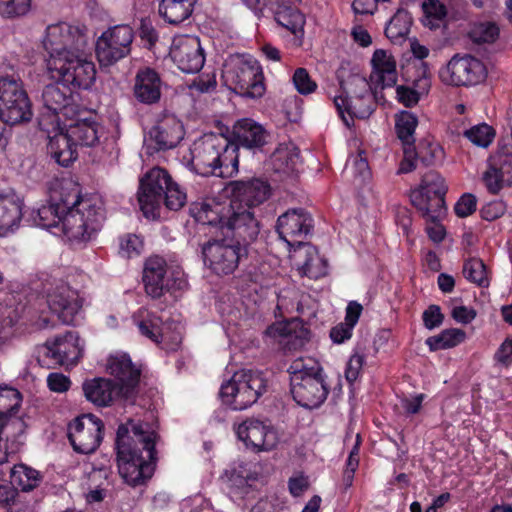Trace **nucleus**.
Masks as SVG:
<instances>
[{
  "mask_svg": "<svg viewBox=\"0 0 512 512\" xmlns=\"http://www.w3.org/2000/svg\"><path fill=\"white\" fill-rule=\"evenodd\" d=\"M158 435L147 424L128 419L119 425L116 451L119 475L132 487L141 486L150 479L156 464L155 444Z\"/></svg>",
  "mask_w": 512,
  "mask_h": 512,
  "instance_id": "f257e3e1",
  "label": "nucleus"
},
{
  "mask_svg": "<svg viewBox=\"0 0 512 512\" xmlns=\"http://www.w3.org/2000/svg\"><path fill=\"white\" fill-rule=\"evenodd\" d=\"M447 187L441 175L435 171L427 172L418 188L410 193L412 205L421 212L427 222L426 231L429 238L440 243L445 237V229L439 221L446 214L445 195Z\"/></svg>",
  "mask_w": 512,
  "mask_h": 512,
  "instance_id": "f03ea898",
  "label": "nucleus"
},
{
  "mask_svg": "<svg viewBox=\"0 0 512 512\" xmlns=\"http://www.w3.org/2000/svg\"><path fill=\"white\" fill-rule=\"evenodd\" d=\"M69 208L62 220V231L71 242L89 241L101 228L104 220L102 206L97 199L83 198L78 190L69 194Z\"/></svg>",
  "mask_w": 512,
  "mask_h": 512,
  "instance_id": "7ed1b4c3",
  "label": "nucleus"
},
{
  "mask_svg": "<svg viewBox=\"0 0 512 512\" xmlns=\"http://www.w3.org/2000/svg\"><path fill=\"white\" fill-rule=\"evenodd\" d=\"M222 78L231 90L241 96L260 98L265 93L262 68L251 55H229L223 64Z\"/></svg>",
  "mask_w": 512,
  "mask_h": 512,
  "instance_id": "20e7f679",
  "label": "nucleus"
},
{
  "mask_svg": "<svg viewBox=\"0 0 512 512\" xmlns=\"http://www.w3.org/2000/svg\"><path fill=\"white\" fill-rule=\"evenodd\" d=\"M43 47L48 53L47 66L53 61L62 60L84 53L89 47L88 29L85 26L58 22L46 27Z\"/></svg>",
  "mask_w": 512,
  "mask_h": 512,
  "instance_id": "39448f33",
  "label": "nucleus"
},
{
  "mask_svg": "<svg viewBox=\"0 0 512 512\" xmlns=\"http://www.w3.org/2000/svg\"><path fill=\"white\" fill-rule=\"evenodd\" d=\"M266 390V380L259 371L240 370L222 384L220 398L233 410H244L253 405Z\"/></svg>",
  "mask_w": 512,
  "mask_h": 512,
  "instance_id": "423d86ee",
  "label": "nucleus"
},
{
  "mask_svg": "<svg viewBox=\"0 0 512 512\" xmlns=\"http://www.w3.org/2000/svg\"><path fill=\"white\" fill-rule=\"evenodd\" d=\"M33 116L32 103L19 77H0V119L9 125L28 123Z\"/></svg>",
  "mask_w": 512,
  "mask_h": 512,
  "instance_id": "0eeeda50",
  "label": "nucleus"
},
{
  "mask_svg": "<svg viewBox=\"0 0 512 512\" xmlns=\"http://www.w3.org/2000/svg\"><path fill=\"white\" fill-rule=\"evenodd\" d=\"M202 255L205 265L216 275H230L236 271L248 251L239 241L224 237L212 239L203 244Z\"/></svg>",
  "mask_w": 512,
  "mask_h": 512,
  "instance_id": "6e6552de",
  "label": "nucleus"
},
{
  "mask_svg": "<svg viewBox=\"0 0 512 512\" xmlns=\"http://www.w3.org/2000/svg\"><path fill=\"white\" fill-rule=\"evenodd\" d=\"M143 283L146 293L155 299L160 298L165 292L174 293L187 287L183 271L168 269L166 261L160 256H152L146 260Z\"/></svg>",
  "mask_w": 512,
  "mask_h": 512,
  "instance_id": "1a4fd4ad",
  "label": "nucleus"
},
{
  "mask_svg": "<svg viewBox=\"0 0 512 512\" xmlns=\"http://www.w3.org/2000/svg\"><path fill=\"white\" fill-rule=\"evenodd\" d=\"M134 31L129 25H116L104 31L96 41V57L101 67H110L131 52Z\"/></svg>",
  "mask_w": 512,
  "mask_h": 512,
  "instance_id": "9d476101",
  "label": "nucleus"
},
{
  "mask_svg": "<svg viewBox=\"0 0 512 512\" xmlns=\"http://www.w3.org/2000/svg\"><path fill=\"white\" fill-rule=\"evenodd\" d=\"M47 69L52 78L73 88L89 89L96 78L95 65L85 57V52L53 61L47 66Z\"/></svg>",
  "mask_w": 512,
  "mask_h": 512,
  "instance_id": "9b49d317",
  "label": "nucleus"
},
{
  "mask_svg": "<svg viewBox=\"0 0 512 512\" xmlns=\"http://www.w3.org/2000/svg\"><path fill=\"white\" fill-rule=\"evenodd\" d=\"M167 170L161 167L150 169L141 179L137 193L141 211L146 218H155L163 201L164 193L173 183Z\"/></svg>",
  "mask_w": 512,
  "mask_h": 512,
  "instance_id": "f8f14e48",
  "label": "nucleus"
},
{
  "mask_svg": "<svg viewBox=\"0 0 512 512\" xmlns=\"http://www.w3.org/2000/svg\"><path fill=\"white\" fill-rule=\"evenodd\" d=\"M107 371L114 377L120 399L125 403L134 404L138 394L141 369L134 364L127 354L110 356Z\"/></svg>",
  "mask_w": 512,
  "mask_h": 512,
  "instance_id": "ddd939ff",
  "label": "nucleus"
},
{
  "mask_svg": "<svg viewBox=\"0 0 512 512\" xmlns=\"http://www.w3.org/2000/svg\"><path fill=\"white\" fill-rule=\"evenodd\" d=\"M439 77L444 84L470 86L482 82L486 77L484 64L471 55H455L440 69Z\"/></svg>",
  "mask_w": 512,
  "mask_h": 512,
  "instance_id": "4468645a",
  "label": "nucleus"
},
{
  "mask_svg": "<svg viewBox=\"0 0 512 512\" xmlns=\"http://www.w3.org/2000/svg\"><path fill=\"white\" fill-rule=\"evenodd\" d=\"M103 422L97 416L85 414L77 417L68 428L73 449L82 454L93 453L101 444Z\"/></svg>",
  "mask_w": 512,
  "mask_h": 512,
  "instance_id": "2eb2a0df",
  "label": "nucleus"
},
{
  "mask_svg": "<svg viewBox=\"0 0 512 512\" xmlns=\"http://www.w3.org/2000/svg\"><path fill=\"white\" fill-rule=\"evenodd\" d=\"M227 147V138L219 134H205L191 148V162L195 171L203 176L214 175L219 164V153Z\"/></svg>",
  "mask_w": 512,
  "mask_h": 512,
  "instance_id": "dca6fc26",
  "label": "nucleus"
},
{
  "mask_svg": "<svg viewBox=\"0 0 512 512\" xmlns=\"http://www.w3.org/2000/svg\"><path fill=\"white\" fill-rule=\"evenodd\" d=\"M42 101L47 112L51 113V124L72 120L77 114L70 86L59 80L46 85L42 92Z\"/></svg>",
  "mask_w": 512,
  "mask_h": 512,
  "instance_id": "f3484780",
  "label": "nucleus"
},
{
  "mask_svg": "<svg viewBox=\"0 0 512 512\" xmlns=\"http://www.w3.org/2000/svg\"><path fill=\"white\" fill-rule=\"evenodd\" d=\"M43 361L48 364L72 366L82 356V347L79 345L77 333L68 331L64 335L47 340L40 350Z\"/></svg>",
  "mask_w": 512,
  "mask_h": 512,
  "instance_id": "a211bd4d",
  "label": "nucleus"
},
{
  "mask_svg": "<svg viewBox=\"0 0 512 512\" xmlns=\"http://www.w3.org/2000/svg\"><path fill=\"white\" fill-rule=\"evenodd\" d=\"M228 214L225 227L233 234L230 239L239 241L247 248L260 233V222L255 216L254 210L246 208L239 202H231Z\"/></svg>",
  "mask_w": 512,
  "mask_h": 512,
  "instance_id": "6ab92c4d",
  "label": "nucleus"
},
{
  "mask_svg": "<svg viewBox=\"0 0 512 512\" xmlns=\"http://www.w3.org/2000/svg\"><path fill=\"white\" fill-rule=\"evenodd\" d=\"M169 55L173 63L184 73L199 72L205 63V53L196 36L183 35L173 39Z\"/></svg>",
  "mask_w": 512,
  "mask_h": 512,
  "instance_id": "aec40b11",
  "label": "nucleus"
},
{
  "mask_svg": "<svg viewBox=\"0 0 512 512\" xmlns=\"http://www.w3.org/2000/svg\"><path fill=\"white\" fill-rule=\"evenodd\" d=\"M313 228V219L304 209H291L280 215L277 220L276 231L280 239L285 241L289 247L295 245L299 248L303 246L301 240L307 236Z\"/></svg>",
  "mask_w": 512,
  "mask_h": 512,
  "instance_id": "412c9836",
  "label": "nucleus"
},
{
  "mask_svg": "<svg viewBox=\"0 0 512 512\" xmlns=\"http://www.w3.org/2000/svg\"><path fill=\"white\" fill-rule=\"evenodd\" d=\"M48 116H43L39 122L41 129L47 130L48 132V151L55 161L63 166L67 167L74 162L77 157V144L74 139L69 135V131L64 127L63 123L52 124V131L46 128V121Z\"/></svg>",
  "mask_w": 512,
  "mask_h": 512,
  "instance_id": "4be33fe9",
  "label": "nucleus"
},
{
  "mask_svg": "<svg viewBox=\"0 0 512 512\" xmlns=\"http://www.w3.org/2000/svg\"><path fill=\"white\" fill-rule=\"evenodd\" d=\"M184 137L183 125L174 115H164L145 138L148 149L153 151L175 148Z\"/></svg>",
  "mask_w": 512,
  "mask_h": 512,
  "instance_id": "5701e85b",
  "label": "nucleus"
},
{
  "mask_svg": "<svg viewBox=\"0 0 512 512\" xmlns=\"http://www.w3.org/2000/svg\"><path fill=\"white\" fill-rule=\"evenodd\" d=\"M46 301L51 312L64 324H71L81 308L77 293L63 282L46 290Z\"/></svg>",
  "mask_w": 512,
  "mask_h": 512,
  "instance_id": "b1692460",
  "label": "nucleus"
},
{
  "mask_svg": "<svg viewBox=\"0 0 512 512\" xmlns=\"http://www.w3.org/2000/svg\"><path fill=\"white\" fill-rule=\"evenodd\" d=\"M290 386L293 399L297 404L307 409L320 407L329 394V386L325 375L304 379L296 377L294 382L290 383Z\"/></svg>",
  "mask_w": 512,
  "mask_h": 512,
  "instance_id": "393cba45",
  "label": "nucleus"
},
{
  "mask_svg": "<svg viewBox=\"0 0 512 512\" xmlns=\"http://www.w3.org/2000/svg\"><path fill=\"white\" fill-rule=\"evenodd\" d=\"M238 438L256 451H270L278 443L275 429L257 419H247L236 430Z\"/></svg>",
  "mask_w": 512,
  "mask_h": 512,
  "instance_id": "a878e982",
  "label": "nucleus"
},
{
  "mask_svg": "<svg viewBox=\"0 0 512 512\" xmlns=\"http://www.w3.org/2000/svg\"><path fill=\"white\" fill-rule=\"evenodd\" d=\"M418 125L417 117L408 111H402L397 115L395 129L398 138L403 144L404 157L400 163L399 173H409L415 169L414 158L415 153V138L414 133Z\"/></svg>",
  "mask_w": 512,
  "mask_h": 512,
  "instance_id": "bb28decb",
  "label": "nucleus"
},
{
  "mask_svg": "<svg viewBox=\"0 0 512 512\" xmlns=\"http://www.w3.org/2000/svg\"><path fill=\"white\" fill-rule=\"evenodd\" d=\"M234 199L231 202H239L251 208L260 205L270 196V185L260 178L232 181L229 184Z\"/></svg>",
  "mask_w": 512,
  "mask_h": 512,
  "instance_id": "cd10ccee",
  "label": "nucleus"
},
{
  "mask_svg": "<svg viewBox=\"0 0 512 512\" xmlns=\"http://www.w3.org/2000/svg\"><path fill=\"white\" fill-rule=\"evenodd\" d=\"M162 84L160 74L155 69L140 68L134 77L133 95L142 104H156L161 99Z\"/></svg>",
  "mask_w": 512,
  "mask_h": 512,
  "instance_id": "c85d7f7f",
  "label": "nucleus"
},
{
  "mask_svg": "<svg viewBox=\"0 0 512 512\" xmlns=\"http://www.w3.org/2000/svg\"><path fill=\"white\" fill-rule=\"evenodd\" d=\"M268 137L264 127L250 118L240 119L233 126L232 140L238 147L261 148L267 143Z\"/></svg>",
  "mask_w": 512,
  "mask_h": 512,
  "instance_id": "c756f323",
  "label": "nucleus"
},
{
  "mask_svg": "<svg viewBox=\"0 0 512 512\" xmlns=\"http://www.w3.org/2000/svg\"><path fill=\"white\" fill-rule=\"evenodd\" d=\"M23 202L14 194L0 195V237H8L20 227Z\"/></svg>",
  "mask_w": 512,
  "mask_h": 512,
  "instance_id": "7c9ffc66",
  "label": "nucleus"
},
{
  "mask_svg": "<svg viewBox=\"0 0 512 512\" xmlns=\"http://www.w3.org/2000/svg\"><path fill=\"white\" fill-rule=\"evenodd\" d=\"M334 105L337 112L344 124L351 127L354 123V118L366 119L373 112L372 97L368 96V100L361 98L348 99L342 95L333 98Z\"/></svg>",
  "mask_w": 512,
  "mask_h": 512,
  "instance_id": "2f4dec72",
  "label": "nucleus"
},
{
  "mask_svg": "<svg viewBox=\"0 0 512 512\" xmlns=\"http://www.w3.org/2000/svg\"><path fill=\"white\" fill-rule=\"evenodd\" d=\"M77 146H95L99 142L102 127L94 118H79L63 122Z\"/></svg>",
  "mask_w": 512,
  "mask_h": 512,
  "instance_id": "473e14b6",
  "label": "nucleus"
},
{
  "mask_svg": "<svg viewBox=\"0 0 512 512\" xmlns=\"http://www.w3.org/2000/svg\"><path fill=\"white\" fill-rule=\"evenodd\" d=\"M371 63L373 72L371 79L382 89L393 87L397 81L396 62L385 50L378 49L374 52Z\"/></svg>",
  "mask_w": 512,
  "mask_h": 512,
  "instance_id": "72a5a7b5",
  "label": "nucleus"
},
{
  "mask_svg": "<svg viewBox=\"0 0 512 512\" xmlns=\"http://www.w3.org/2000/svg\"><path fill=\"white\" fill-rule=\"evenodd\" d=\"M86 399L97 406H108L115 398H120L118 387L114 381L105 378H94L83 383Z\"/></svg>",
  "mask_w": 512,
  "mask_h": 512,
  "instance_id": "f704fd0d",
  "label": "nucleus"
},
{
  "mask_svg": "<svg viewBox=\"0 0 512 512\" xmlns=\"http://www.w3.org/2000/svg\"><path fill=\"white\" fill-rule=\"evenodd\" d=\"M275 20L294 35V45L302 44L306 20L300 10L291 5L281 4L275 11Z\"/></svg>",
  "mask_w": 512,
  "mask_h": 512,
  "instance_id": "c9c22d12",
  "label": "nucleus"
},
{
  "mask_svg": "<svg viewBox=\"0 0 512 512\" xmlns=\"http://www.w3.org/2000/svg\"><path fill=\"white\" fill-rule=\"evenodd\" d=\"M505 173H512V153L499 155L489 162L482 180L490 193L497 194L503 188Z\"/></svg>",
  "mask_w": 512,
  "mask_h": 512,
  "instance_id": "e433bc0d",
  "label": "nucleus"
},
{
  "mask_svg": "<svg viewBox=\"0 0 512 512\" xmlns=\"http://www.w3.org/2000/svg\"><path fill=\"white\" fill-rule=\"evenodd\" d=\"M222 479L232 493L242 495L248 492L249 481L256 480L257 474L250 469L248 464L238 462L233 463L224 471Z\"/></svg>",
  "mask_w": 512,
  "mask_h": 512,
  "instance_id": "4c0bfd02",
  "label": "nucleus"
},
{
  "mask_svg": "<svg viewBox=\"0 0 512 512\" xmlns=\"http://www.w3.org/2000/svg\"><path fill=\"white\" fill-rule=\"evenodd\" d=\"M69 195L59 201L53 200L48 205H43L37 210L34 222L37 226L45 229L57 227L64 217L65 211L69 208Z\"/></svg>",
  "mask_w": 512,
  "mask_h": 512,
  "instance_id": "58836bf2",
  "label": "nucleus"
},
{
  "mask_svg": "<svg viewBox=\"0 0 512 512\" xmlns=\"http://www.w3.org/2000/svg\"><path fill=\"white\" fill-rule=\"evenodd\" d=\"M160 16L169 24L177 25L188 19L197 0H158Z\"/></svg>",
  "mask_w": 512,
  "mask_h": 512,
  "instance_id": "ea45409f",
  "label": "nucleus"
},
{
  "mask_svg": "<svg viewBox=\"0 0 512 512\" xmlns=\"http://www.w3.org/2000/svg\"><path fill=\"white\" fill-rule=\"evenodd\" d=\"M271 162L276 172L285 174L296 172L301 163L299 149L293 144L280 145L273 152Z\"/></svg>",
  "mask_w": 512,
  "mask_h": 512,
  "instance_id": "a19ab883",
  "label": "nucleus"
},
{
  "mask_svg": "<svg viewBox=\"0 0 512 512\" xmlns=\"http://www.w3.org/2000/svg\"><path fill=\"white\" fill-rule=\"evenodd\" d=\"M266 334L271 337L281 338V343L289 349H300L309 340V332L301 327L298 331L292 330L290 324L278 323L267 328Z\"/></svg>",
  "mask_w": 512,
  "mask_h": 512,
  "instance_id": "79ce46f5",
  "label": "nucleus"
},
{
  "mask_svg": "<svg viewBox=\"0 0 512 512\" xmlns=\"http://www.w3.org/2000/svg\"><path fill=\"white\" fill-rule=\"evenodd\" d=\"M300 248L303 249L305 257L298 268L300 274L310 279H318L325 276L327 274V264L326 261L319 256L317 249L307 243Z\"/></svg>",
  "mask_w": 512,
  "mask_h": 512,
  "instance_id": "37998d69",
  "label": "nucleus"
},
{
  "mask_svg": "<svg viewBox=\"0 0 512 512\" xmlns=\"http://www.w3.org/2000/svg\"><path fill=\"white\" fill-rule=\"evenodd\" d=\"M9 472L10 483L17 490L28 492L36 488L40 483V474L37 470L24 464L14 465L12 468L4 469Z\"/></svg>",
  "mask_w": 512,
  "mask_h": 512,
  "instance_id": "c03bdc74",
  "label": "nucleus"
},
{
  "mask_svg": "<svg viewBox=\"0 0 512 512\" xmlns=\"http://www.w3.org/2000/svg\"><path fill=\"white\" fill-rule=\"evenodd\" d=\"M24 309L21 303L0 304V345L13 335Z\"/></svg>",
  "mask_w": 512,
  "mask_h": 512,
  "instance_id": "a18cd8bd",
  "label": "nucleus"
},
{
  "mask_svg": "<svg viewBox=\"0 0 512 512\" xmlns=\"http://www.w3.org/2000/svg\"><path fill=\"white\" fill-rule=\"evenodd\" d=\"M223 148L219 153V164L216 165V172L218 173H215L214 176L232 177L238 172L239 158L237 151L239 147L227 139V147Z\"/></svg>",
  "mask_w": 512,
  "mask_h": 512,
  "instance_id": "49530a36",
  "label": "nucleus"
},
{
  "mask_svg": "<svg viewBox=\"0 0 512 512\" xmlns=\"http://www.w3.org/2000/svg\"><path fill=\"white\" fill-rule=\"evenodd\" d=\"M290 374V383L294 382L295 378H315L324 376V370L320 363L313 358H298L295 359L288 368Z\"/></svg>",
  "mask_w": 512,
  "mask_h": 512,
  "instance_id": "de8ad7c7",
  "label": "nucleus"
},
{
  "mask_svg": "<svg viewBox=\"0 0 512 512\" xmlns=\"http://www.w3.org/2000/svg\"><path fill=\"white\" fill-rule=\"evenodd\" d=\"M466 337L463 330L458 328L445 329L440 334L427 338L426 344L431 351L448 349L462 343Z\"/></svg>",
  "mask_w": 512,
  "mask_h": 512,
  "instance_id": "09e8293b",
  "label": "nucleus"
},
{
  "mask_svg": "<svg viewBox=\"0 0 512 512\" xmlns=\"http://www.w3.org/2000/svg\"><path fill=\"white\" fill-rule=\"evenodd\" d=\"M340 87L348 99L361 98L367 101L368 96H371L369 83L358 74L349 76L347 80H340Z\"/></svg>",
  "mask_w": 512,
  "mask_h": 512,
  "instance_id": "8fccbe9b",
  "label": "nucleus"
},
{
  "mask_svg": "<svg viewBox=\"0 0 512 512\" xmlns=\"http://www.w3.org/2000/svg\"><path fill=\"white\" fill-rule=\"evenodd\" d=\"M463 275L468 281L480 287H487L489 285L486 265L479 258H471L464 263Z\"/></svg>",
  "mask_w": 512,
  "mask_h": 512,
  "instance_id": "3c124183",
  "label": "nucleus"
},
{
  "mask_svg": "<svg viewBox=\"0 0 512 512\" xmlns=\"http://www.w3.org/2000/svg\"><path fill=\"white\" fill-rule=\"evenodd\" d=\"M182 342V327L176 323H165L162 326L158 345L167 351H176Z\"/></svg>",
  "mask_w": 512,
  "mask_h": 512,
  "instance_id": "603ef678",
  "label": "nucleus"
},
{
  "mask_svg": "<svg viewBox=\"0 0 512 512\" xmlns=\"http://www.w3.org/2000/svg\"><path fill=\"white\" fill-rule=\"evenodd\" d=\"M223 210L224 208L218 204L214 206L204 204L197 212L196 220L203 225L224 228L227 216L223 214Z\"/></svg>",
  "mask_w": 512,
  "mask_h": 512,
  "instance_id": "864d4df0",
  "label": "nucleus"
},
{
  "mask_svg": "<svg viewBox=\"0 0 512 512\" xmlns=\"http://www.w3.org/2000/svg\"><path fill=\"white\" fill-rule=\"evenodd\" d=\"M464 136L467 137L473 144L486 148L492 143L495 132L491 126L482 123L466 130L464 132Z\"/></svg>",
  "mask_w": 512,
  "mask_h": 512,
  "instance_id": "5fc2aeb1",
  "label": "nucleus"
},
{
  "mask_svg": "<svg viewBox=\"0 0 512 512\" xmlns=\"http://www.w3.org/2000/svg\"><path fill=\"white\" fill-rule=\"evenodd\" d=\"M346 171L351 172L355 180L360 183L370 178L371 172L364 151H360L357 155L349 158L346 164Z\"/></svg>",
  "mask_w": 512,
  "mask_h": 512,
  "instance_id": "6e6d98bb",
  "label": "nucleus"
},
{
  "mask_svg": "<svg viewBox=\"0 0 512 512\" xmlns=\"http://www.w3.org/2000/svg\"><path fill=\"white\" fill-rule=\"evenodd\" d=\"M498 35L499 28L492 22L479 23L469 33L471 40L478 44L492 43L497 39Z\"/></svg>",
  "mask_w": 512,
  "mask_h": 512,
  "instance_id": "4d7b16f0",
  "label": "nucleus"
},
{
  "mask_svg": "<svg viewBox=\"0 0 512 512\" xmlns=\"http://www.w3.org/2000/svg\"><path fill=\"white\" fill-rule=\"evenodd\" d=\"M186 201V192L177 182L173 181L170 187L166 189L162 203H164L168 209L178 211L186 204Z\"/></svg>",
  "mask_w": 512,
  "mask_h": 512,
  "instance_id": "13d9d810",
  "label": "nucleus"
},
{
  "mask_svg": "<svg viewBox=\"0 0 512 512\" xmlns=\"http://www.w3.org/2000/svg\"><path fill=\"white\" fill-rule=\"evenodd\" d=\"M408 17L404 12L396 13L385 28V34L390 39L403 38L409 33Z\"/></svg>",
  "mask_w": 512,
  "mask_h": 512,
  "instance_id": "bf43d9fd",
  "label": "nucleus"
},
{
  "mask_svg": "<svg viewBox=\"0 0 512 512\" xmlns=\"http://www.w3.org/2000/svg\"><path fill=\"white\" fill-rule=\"evenodd\" d=\"M31 0H1L0 14L7 18L25 15L30 9Z\"/></svg>",
  "mask_w": 512,
  "mask_h": 512,
  "instance_id": "052dcab7",
  "label": "nucleus"
},
{
  "mask_svg": "<svg viewBox=\"0 0 512 512\" xmlns=\"http://www.w3.org/2000/svg\"><path fill=\"white\" fill-rule=\"evenodd\" d=\"M293 84L298 93L308 95L317 89V84L305 68H297L293 74Z\"/></svg>",
  "mask_w": 512,
  "mask_h": 512,
  "instance_id": "680f3d73",
  "label": "nucleus"
},
{
  "mask_svg": "<svg viewBox=\"0 0 512 512\" xmlns=\"http://www.w3.org/2000/svg\"><path fill=\"white\" fill-rule=\"evenodd\" d=\"M12 453L7 448L3 449V459L0 461V503L9 504L13 501L17 495V489L4 479L6 471H4L3 464L7 460V455Z\"/></svg>",
  "mask_w": 512,
  "mask_h": 512,
  "instance_id": "e2e57ef3",
  "label": "nucleus"
},
{
  "mask_svg": "<svg viewBox=\"0 0 512 512\" xmlns=\"http://www.w3.org/2000/svg\"><path fill=\"white\" fill-rule=\"evenodd\" d=\"M138 328L140 333L155 342L156 344L159 342L160 333L162 329L161 320L155 316L150 315L146 319L138 322Z\"/></svg>",
  "mask_w": 512,
  "mask_h": 512,
  "instance_id": "0e129e2a",
  "label": "nucleus"
},
{
  "mask_svg": "<svg viewBox=\"0 0 512 512\" xmlns=\"http://www.w3.org/2000/svg\"><path fill=\"white\" fill-rule=\"evenodd\" d=\"M143 242L135 234H128L120 239V253L127 258L139 255Z\"/></svg>",
  "mask_w": 512,
  "mask_h": 512,
  "instance_id": "69168bd1",
  "label": "nucleus"
},
{
  "mask_svg": "<svg viewBox=\"0 0 512 512\" xmlns=\"http://www.w3.org/2000/svg\"><path fill=\"white\" fill-rule=\"evenodd\" d=\"M441 150L437 144L433 143H420L418 150L415 149L416 156L414 158V165L420 160L425 166L433 164L437 153Z\"/></svg>",
  "mask_w": 512,
  "mask_h": 512,
  "instance_id": "338daca9",
  "label": "nucleus"
},
{
  "mask_svg": "<svg viewBox=\"0 0 512 512\" xmlns=\"http://www.w3.org/2000/svg\"><path fill=\"white\" fill-rule=\"evenodd\" d=\"M477 207V198L471 193L463 194L454 206L456 215L460 218L470 216Z\"/></svg>",
  "mask_w": 512,
  "mask_h": 512,
  "instance_id": "774afa93",
  "label": "nucleus"
}]
</instances>
